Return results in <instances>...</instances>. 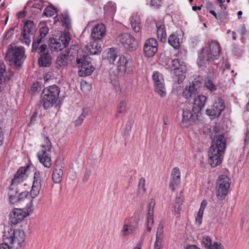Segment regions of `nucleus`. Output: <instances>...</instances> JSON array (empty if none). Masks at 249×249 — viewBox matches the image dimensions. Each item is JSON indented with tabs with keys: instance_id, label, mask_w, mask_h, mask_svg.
Here are the masks:
<instances>
[{
	"instance_id": "bb28decb",
	"label": "nucleus",
	"mask_w": 249,
	"mask_h": 249,
	"mask_svg": "<svg viewBox=\"0 0 249 249\" xmlns=\"http://www.w3.org/2000/svg\"><path fill=\"white\" fill-rule=\"evenodd\" d=\"M86 49L88 53L92 55L98 54L102 51L101 45L95 41L88 43Z\"/></svg>"
},
{
	"instance_id": "2eb2a0df",
	"label": "nucleus",
	"mask_w": 249,
	"mask_h": 249,
	"mask_svg": "<svg viewBox=\"0 0 249 249\" xmlns=\"http://www.w3.org/2000/svg\"><path fill=\"white\" fill-rule=\"evenodd\" d=\"M40 55L38 59V64L42 67H48L51 63L52 59L51 54L49 53V50L46 44H43L39 48L38 52Z\"/></svg>"
},
{
	"instance_id": "680f3d73",
	"label": "nucleus",
	"mask_w": 249,
	"mask_h": 249,
	"mask_svg": "<svg viewBox=\"0 0 249 249\" xmlns=\"http://www.w3.org/2000/svg\"><path fill=\"white\" fill-rule=\"evenodd\" d=\"M44 38L42 36H40L37 37V38H36V39H35L34 40V41L36 42V43H38L39 44H40L41 43L43 42V41H44Z\"/></svg>"
},
{
	"instance_id": "423d86ee",
	"label": "nucleus",
	"mask_w": 249,
	"mask_h": 249,
	"mask_svg": "<svg viewBox=\"0 0 249 249\" xmlns=\"http://www.w3.org/2000/svg\"><path fill=\"white\" fill-rule=\"evenodd\" d=\"M76 62L79 69L78 73L80 76L89 75L95 70L91 58L85 53L77 55Z\"/></svg>"
},
{
	"instance_id": "5701e85b",
	"label": "nucleus",
	"mask_w": 249,
	"mask_h": 249,
	"mask_svg": "<svg viewBox=\"0 0 249 249\" xmlns=\"http://www.w3.org/2000/svg\"><path fill=\"white\" fill-rule=\"evenodd\" d=\"M39 173L36 172L34 175V182L31 191L30 195L32 198L37 196L41 189V179L39 177Z\"/></svg>"
},
{
	"instance_id": "0e129e2a",
	"label": "nucleus",
	"mask_w": 249,
	"mask_h": 249,
	"mask_svg": "<svg viewBox=\"0 0 249 249\" xmlns=\"http://www.w3.org/2000/svg\"><path fill=\"white\" fill-rule=\"evenodd\" d=\"M153 223H154L153 217H147V225H150L151 226H153Z\"/></svg>"
},
{
	"instance_id": "052dcab7",
	"label": "nucleus",
	"mask_w": 249,
	"mask_h": 249,
	"mask_svg": "<svg viewBox=\"0 0 249 249\" xmlns=\"http://www.w3.org/2000/svg\"><path fill=\"white\" fill-rule=\"evenodd\" d=\"M223 1H224L222 0H217V2L220 3V7L221 8V11H225V10L226 9V6L222 4Z\"/></svg>"
},
{
	"instance_id": "f704fd0d",
	"label": "nucleus",
	"mask_w": 249,
	"mask_h": 249,
	"mask_svg": "<svg viewBox=\"0 0 249 249\" xmlns=\"http://www.w3.org/2000/svg\"><path fill=\"white\" fill-rule=\"evenodd\" d=\"M213 107L217 108L220 110L223 111L225 108L224 101L219 97H216L213 103Z\"/></svg>"
},
{
	"instance_id": "3c124183",
	"label": "nucleus",
	"mask_w": 249,
	"mask_h": 249,
	"mask_svg": "<svg viewBox=\"0 0 249 249\" xmlns=\"http://www.w3.org/2000/svg\"><path fill=\"white\" fill-rule=\"evenodd\" d=\"M124 130V134L125 136H129L130 132L131 130V125H125V127L123 128Z\"/></svg>"
},
{
	"instance_id": "0eeeda50",
	"label": "nucleus",
	"mask_w": 249,
	"mask_h": 249,
	"mask_svg": "<svg viewBox=\"0 0 249 249\" xmlns=\"http://www.w3.org/2000/svg\"><path fill=\"white\" fill-rule=\"evenodd\" d=\"M32 201L28 204L24 209H15L10 213L9 223L11 225H17L24 218L29 216L33 212Z\"/></svg>"
},
{
	"instance_id": "a878e982",
	"label": "nucleus",
	"mask_w": 249,
	"mask_h": 249,
	"mask_svg": "<svg viewBox=\"0 0 249 249\" xmlns=\"http://www.w3.org/2000/svg\"><path fill=\"white\" fill-rule=\"evenodd\" d=\"M59 93V88L56 85H53L49 87L47 89H44L42 92V94L48 95L53 98V100L57 101Z\"/></svg>"
},
{
	"instance_id": "ea45409f",
	"label": "nucleus",
	"mask_w": 249,
	"mask_h": 249,
	"mask_svg": "<svg viewBox=\"0 0 249 249\" xmlns=\"http://www.w3.org/2000/svg\"><path fill=\"white\" fill-rule=\"evenodd\" d=\"M182 199L180 197H177L174 204V208L175 213L178 214L180 213V206L182 204Z\"/></svg>"
},
{
	"instance_id": "79ce46f5",
	"label": "nucleus",
	"mask_w": 249,
	"mask_h": 249,
	"mask_svg": "<svg viewBox=\"0 0 249 249\" xmlns=\"http://www.w3.org/2000/svg\"><path fill=\"white\" fill-rule=\"evenodd\" d=\"M163 224L160 222L159 227L157 229V233H156V240L157 241H161V237L163 234Z\"/></svg>"
},
{
	"instance_id": "49530a36",
	"label": "nucleus",
	"mask_w": 249,
	"mask_h": 249,
	"mask_svg": "<svg viewBox=\"0 0 249 249\" xmlns=\"http://www.w3.org/2000/svg\"><path fill=\"white\" fill-rule=\"evenodd\" d=\"M192 114L188 110H183L182 113L183 120H188L191 118Z\"/></svg>"
},
{
	"instance_id": "603ef678",
	"label": "nucleus",
	"mask_w": 249,
	"mask_h": 249,
	"mask_svg": "<svg viewBox=\"0 0 249 249\" xmlns=\"http://www.w3.org/2000/svg\"><path fill=\"white\" fill-rule=\"evenodd\" d=\"M39 44H40L33 41L32 51L33 52H36L37 50H39V48L40 47Z\"/></svg>"
},
{
	"instance_id": "f8f14e48",
	"label": "nucleus",
	"mask_w": 249,
	"mask_h": 249,
	"mask_svg": "<svg viewBox=\"0 0 249 249\" xmlns=\"http://www.w3.org/2000/svg\"><path fill=\"white\" fill-rule=\"evenodd\" d=\"M117 39L127 51H135L138 47V43L134 37L128 33L119 35Z\"/></svg>"
},
{
	"instance_id": "6ab92c4d",
	"label": "nucleus",
	"mask_w": 249,
	"mask_h": 249,
	"mask_svg": "<svg viewBox=\"0 0 249 249\" xmlns=\"http://www.w3.org/2000/svg\"><path fill=\"white\" fill-rule=\"evenodd\" d=\"M5 65L4 63L0 60V91L2 90L6 86L11 76L14 74L13 72H10L9 74L5 73Z\"/></svg>"
},
{
	"instance_id": "9d476101",
	"label": "nucleus",
	"mask_w": 249,
	"mask_h": 249,
	"mask_svg": "<svg viewBox=\"0 0 249 249\" xmlns=\"http://www.w3.org/2000/svg\"><path fill=\"white\" fill-rule=\"evenodd\" d=\"M71 40V37L69 34H62L55 38L50 39V47L53 51H60L66 48Z\"/></svg>"
},
{
	"instance_id": "338daca9",
	"label": "nucleus",
	"mask_w": 249,
	"mask_h": 249,
	"mask_svg": "<svg viewBox=\"0 0 249 249\" xmlns=\"http://www.w3.org/2000/svg\"><path fill=\"white\" fill-rule=\"evenodd\" d=\"M33 7L41 10L42 9L43 6H42V4L38 3H35L33 5Z\"/></svg>"
},
{
	"instance_id": "72a5a7b5",
	"label": "nucleus",
	"mask_w": 249,
	"mask_h": 249,
	"mask_svg": "<svg viewBox=\"0 0 249 249\" xmlns=\"http://www.w3.org/2000/svg\"><path fill=\"white\" fill-rule=\"evenodd\" d=\"M126 111V103L124 101L120 102L117 107L115 118L119 117L121 114H125Z\"/></svg>"
},
{
	"instance_id": "39448f33",
	"label": "nucleus",
	"mask_w": 249,
	"mask_h": 249,
	"mask_svg": "<svg viewBox=\"0 0 249 249\" xmlns=\"http://www.w3.org/2000/svg\"><path fill=\"white\" fill-rule=\"evenodd\" d=\"M26 57L22 47H10L5 55L6 60L12 63L17 70L20 69Z\"/></svg>"
},
{
	"instance_id": "9b49d317",
	"label": "nucleus",
	"mask_w": 249,
	"mask_h": 249,
	"mask_svg": "<svg viewBox=\"0 0 249 249\" xmlns=\"http://www.w3.org/2000/svg\"><path fill=\"white\" fill-rule=\"evenodd\" d=\"M169 67L178 77V83L182 82L185 78V73L187 71V67L185 63L180 59H175L171 61Z\"/></svg>"
},
{
	"instance_id": "58836bf2",
	"label": "nucleus",
	"mask_w": 249,
	"mask_h": 249,
	"mask_svg": "<svg viewBox=\"0 0 249 249\" xmlns=\"http://www.w3.org/2000/svg\"><path fill=\"white\" fill-rule=\"evenodd\" d=\"M60 20L63 25L65 26L67 28H69L71 26V19L67 14H64L62 15Z\"/></svg>"
},
{
	"instance_id": "ddd939ff",
	"label": "nucleus",
	"mask_w": 249,
	"mask_h": 249,
	"mask_svg": "<svg viewBox=\"0 0 249 249\" xmlns=\"http://www.w3.org/2000/svg\"><path fill=\"white\" fill-rule=\"evenodd\" d=\"M36 31V26L34 22L27 20L24 24L23 31L20 37L22 43L29 46L31 42V36L34 35Z\"/></svg>"
},
{
	"instance_id": "a211bd4d",
	"label": "nucleus",
	"mask_w": 249,
	"mask_h": 249,
	"mask_svg": "<svg viewBox=\"0 0 249 249\" xmlns=\"http://www.w3.org/2000/svg\"><path fill=\"white\" fill-rule=\"evenodd\" d=\"M214 60L213 56L210 54L208 49L203 48L198 53L197 63L199 67H206L207 65H209L210 62H213Z\"/></svg>"
},
{
	"instance_id": "e433bc0d",
	"label": "nucleus",
	"mask_w": 249,
	"mask_h": 249,
	"mask_svg": "<svg viewBox=\"0 0 249 249\" xmlns=\"http://www.w3.org/2000/svg\"><path fill=\"white\" fill-rule=\"evenodd\" d=\"M90 110L89 108H84L82 110V113L79 116L78 119L75 121L77 124H80L84 123V120L85 117L89 113Z\"/></svg>"
},
{
	"instance_id": "37998d69",
	"label": "nucleus",
	"mask_w": 249,
	"mask_h": 249,
	"mask_svg": "<svg viewBox=\"0 0 249 249\" xmlns=\"http://www.w3.org/2000/svg\"><path fill=\"white\" fill-rule=\"evenodd\" d=\"M201 243L208 249H210L212 245V240L209 236L203 237Z\"/></svg>"
},
{
	"instance_id": "7ed1b4c3",
	"label": "nucleus",
	"mask_w": 249,
	"mask_h": 249,
	"mask_svg": "<svg viewBox=\"0 0 249 249\" xmlns=\"http://www.w3.org/2000/svg\"><path fill=\"white\" fill-rule=\"evenodd\" d=\"M26 237L22 230L8 228L4 231L3 240L10 245L11 249H20L24 245Z\"/></svg>"
},
{
	"instance_id": "13d9d810",
	"label": "nucleus",
	"mask_w": 249,
	"mask_h": 249,
	"mask_svg": "<svg viewBox=\"0 0 249 249\" xmlns=\"http://www.w3.org/2000/svg\"><path fill=\"white\" fill-rule=\"evenodd\" d=\"M0 249H11L10 245L5 243L0 244Z\"/></svg>"
},
{
	"instance_id": "774afa93",
	"label": "nucleus",
	"mask_w": 249,
	"mask_h": 249,
	"mask_svg": "<svg viewBox=\"0 0 249 249\" xmlns=\"http://www.w3.org/2000/svg\"><path fill=\"white\" fill-rule=\"evenodd\" d=\"M90 175V172L89 171H87L85 174L84 179L85 181L89 179V178Z\"/></svg>"
},
{
	"instance_id": "473e14b6",
	"label": "nucleus",
	"mask_w": 249,
	"mask_h": 249,
	"mask_svg": "<svg viewBox=\"0 0 249 249\" xmlns=\"http://www.w3.org/2000/svg\"><path fill=\"white\" fill-rule=\"evenodd\" d=\"M168 42L170 45L176 49H178L180 46L179 38L175 34H171L169 36Z\"/></svg>"
},
{
	"instance_id": "c85d7f7f",
	"label": "nucleus",
	"mask_w": 249,
	"mask_h": 249,
	"mask_svg": "<svg viewBox=\"0 0 249 249\" xmlns=\"http://www.w3.org/2000/svg\"><path fill=\"white\" fill-rule=\"evenodd\" d=\"M131 27L136 33H139L142 28L140 17L138 15H134L130 18Z\"/></svg>"
},
{
	"instance_id": "c03bdc74",
	"label": "nucleus",
	"mask_w": 249,
	"mask_h": 249,
	"mask_svg": "<svg viewBox=\"0 0 249 249\" xmlns=\"http://www.w3.org/2000/svg\"><path fill=\"white\" fill-rule=\"evenodd\" d=\"M145 179L143 178H141L140 179L139 185H138V189L137 191V194H139L141 192V190H142L143 191V192L144 193L145 192Z\"/></svg>"
},
{
	"instance_id": "864d4df0",
	"label": "nucleus",
	"mask_w": 249,
	"mask_h": 249,
	"mask_svg": "<svg viewBox=\"0 0 249 249\" xmlns=\"http://www.w3.org/2000/svg\"><path fill=\"white\" fill-rule=\"evenodd\" d=\"M14 29H10L6 33V35H5V38L7 39H8L9 37H10V36H12L13 34H14Z\"/></svg>"
},
{
	"instance_id": "1a4fd4ad",
	"label": "nucleus",
	"mask_w": 249,
	"mask_h": 249,
	"mask_svg": "<svg viewBox=\"0 0 249 249\" xmlns=\"http://www.w3.org/2000/svg\"><path fill=\"white\" fill-rule=\"evenodd\" d=\"M43 137L44 139L45 144L42 145V147L45 148V150H42L38 152L37 156L39 161L44 165V167L49 168L51 167V158L47 153V151H50L52 149V144L48 137L43 134Z\"/></svg>"
},
{
	"instance_id": "f3484780",
	"label": "nucleus",
	"mask_w": 249,
	"mask_h": 249,
	"mask_svg": "<svg viewBox=\"0 0 249 249\" xmlns=\"http://www.w3.org/2000/svg\"><path fill=\"white\" fill-rule=\"evenodd\" d=\"M158 42L155 38H150L147 39L143 46L145 56L148 58L154 56L158 51Z\"/></svg>"
},
{
	"instance_id": "4be33fe9",
	"label": "nucleus",
	"mask_w": 249,
	"mask_h": 249,
	"mask_svg": "<svg viewBox=\"0 0 249 249\" xmlns=\"http://www.w3.org/2000/svg\"><path fill=\"white\" fill-rule=\"evenodd\" d=\"M106 35V27L102 24H98L92 29L91 36L96 40L102 39Z\"/></svg>"
},
{
	"instance_id": "a18cd8bd",
	"label": "nucleus",
	"mask_w": 249,
	"mask_h": 249,
	"mask_svg": "<svg viewBox=\"0 0 249 249\" xmlns=\"http://www.w3.org/2000/svg\"><path fill=\"white\" fill-rule=\"evenodd\" d=\"M49 31V28L48 27L45 26L43 27H42L39 29V36H42L43 37H45L46 36L48 33Z\"/></svg>"
},
{
	"instance_id": "c9c22d12",
	"label": "nucleus",
	"mask_w": 249,
	"mask_h": 249,
	"mask_svg": "<svg viewBox=\"0 0 249 249\" xmlns=\"http://www.w3.org/2000/svg\"><path fill=\"white\" fill-rule=\"evenodd\" d=\"M228 13L227 11H221L217 14L216 19L218 20L219 23H223L225 24L227 22V16Z\"/></svg>"
},
{
	"instance_id": "5fc2aeb1",
	"label": "nucleus",
	"mask_w": 249,
	"mask_h": 249,
	"mask_svg": "<svg viewBox=\"0 0 249 249\" xmlns=\"http://www.w3.org/2000/svg\"><path fill=\"white\" fill-rule=\"evenodd\" d=\"M161 241L156 240L154 245V249H161Z\"/></svg>"
},
{
	"instance_id": "bf43d9fd",
	"label": "nucleus",
	"mask_w": 249,
	"mask_h": 249,
	"mask_svg": "<svg viewBox=\"0 0 249 249\" xmlns=\"http://www.w3.org/2000/svg\"><path fill=\"white\" fill-rule=\"evenodd\" d=\"M210 249H221V244H218L217 242H214L213 246L211 245Z\"/></svg>"
},
{
	"instance_id": "412c9836",
	"label": "nucleus",
	"mask_w": 249,
	"mask_h": 249,
	"mask_svg": "<svg viewBox=\"0 0 249 249\" xmlns=\"http://www.w3.org/2000/svg\"><path fill=\"white\" fill-rule=\"evenodd\" d=\"M180 182V173L179 168L175 167L171 173V179L169 187L173 191H175V187L178 186Z\"/></svg>"
},
{
	"instance_id": "aec40b11",
	"label": "nucleus",
	"mask_w": 249,
	"mask_h": 249,
	"mask_svg": "<svg viewBox=\"0 0 249 249\" xmlns=\"http://www.w3.org/2000/svg\"><path fill=\"white\" fill-rule=\"evenodd\" d=\"M63 164L61 162L57 161L55 163L52 175V179L55 183L61 182L63 174Z\"/></svg>"
},
{
	"instance_id": "20e7f679",
	"label": "nucleus",
	"mask_w": 249,
	"mask_h": 249,
	"mask_svg": "<svg viewBox=\"0 0 249 249\" xmlns=\"http://www.w3.org/2000/svg\"><path fill=\"white\" fill-rule=\"evenodd\" d=\"M27 168L28 167H21L19 168L15 174L14 178L12 180V183L9 187V192L8 193L9 201L12 204L19 202L23 199V196H26L28 195V192H21L18 194V192L17 191L13 192V191L15 188L12 187L15 184H18L22 182L26 178L25 173Z\"/></svg>"
},
{
	"instance_id": "4d7b16f0",
	"label": "nucleus",
	"mask_w": 249,
	"mask_h": 249,
	"mask_svg": "<svg viewBox=\"0 0 249 249\" xmlns=\"http://www.w3.org/2000/svg\"><path fill=\"white\" fill-rule=\"evenodd\" d=\"M205 6L208 10H213V4L211 1H207L205 4Z\"/></svg>"
},
{
	"instance_id": "c756f323",
	"label": "nucleus",
	"mask_w": 249,
	"mask_h": 249,
	"mask_svg": "<svg viewBox=\"0 0 249 249\" xmlns=\"http://www.w3.org/2000/svg\"><path fill=\"white\" fill-rule=\"evenodd\" d=\"M157 27V36L159 39L162 42H164L166 40V34L165 31L164 26L160 24H156Z\"/></svg>"
},
{
	"instance_id": "393cba45",
	"label": "nucleus",
	"mask_w": 249,
	"mask_h": 249,
	"mask_svg": "<svg viewBox=\"0 0 249 249\" xmlns=\"http://www.w3.org/2000/svg\"><path fill=\"white\" fill-rule=\"evenodd\" d=\"M208 51L210 54L213 56V58H214V59H218L220 53L219 44L215 41H211L209 44Z\"/></svg>"
},
{
	"instance_id": "f257e3e1",
	"label": "nucleus",
	"mask_w": 249,
	"mask_h": 249,
	"mask_svg": "<svg viewBox=\"0 0 249 249\" xmlns=\"http://www.w3.org/2000/svg\"><path fill=\"white\" fill-rule=\"evenodd\" d=\"M227 125H213L209 129L211 132L212 144L208 152L209 163L212 167L220 164L226 148L225 136L228 132Z\"/></svg>"
},
{
	"instance_id": "6e6552de",
	"label": "nucleus",
	"mask_w": 249,
	"mask_h": 249,
	"mask_svg": "<svg viewBox=\"0 0 249 249\" xmlns=\"http://www.w3.org/2000/svg\"><path fill=\"white\" fill-rule=\"evenodd\" d=\"M231 184L230 178L225 175H220L217 180L215 187L216 196L222 200L227 196Z\"/></svg>"
},
{
	"instance_id": "09e8293b",
	"label": "nucleus",
	"mask_w": 249,
	"mask_h": 249,
	"mask_svg": "<svg viewBox=\"0 0 249 249\" xmlns=\"http://www.w3.org/2000/svg\"><path fill=\"white\" fill-rule=\"evenodd\" d=\"M203 212V210L199 209L198 212L197 216L196 218V221L198 222L199 224H200L201 223V219L202 218Z\"/></svg>"
},
{
	"instance_id": "7c9ffc66",
	"label": "nucleus",
	"mask_w": 249,
	"mask_h": 249,
	"mask_svg": "<svg viewBox=\"0 0 249 249\" xmlns=\"http://www.w3.org/2000/svg\"><path fill=\"white\" fill-rule=\"evenodd\" d=\"M69 52H67L64 54H61L57 58L56 65L59 67H62L67 65L69 56Z\"/></svg>"
},
{
	"instance_id": "a19ab883",
	"label": "nucleus",
	"mask_w": 249,
	"mask_h": 249,
	"mask_svg": "<svg viewBox=\"0 0 249 249\" xmlns=\"http://www.w3.org/2000/svg\"><path fill=\"white\" fill-rule=\"evenodd\" d=\"M55 13L56 10L52 6H48L45 9L43 15L47 17H52L54 15Z\"/></svg>"
},
{
	"instance_id": "4468645a",
	"label": "nucleus",
	"mask_w": 249,
	"mask_h": 249,
	"mask_svg": "<svg viewBox=\"0 0 249 249\" xmlns=\"http://www.w3.org/2000/svg\"><path fill=\"white\" fill-rule=\"evenodd\" d=\"M201 85V83L199 80H195L185 87L183 91L182 96L187 99L196 97L199 93Z\"/></svg>"
},
{
	"instance_id": "69168bd1",
	"label": "nucleus",
	"mask_w": 249,
	"mask_h": 249,
	"mask_svg": "<svg viewBox=\"0 0 249 249\" xmlns=\"http://www.w3.org/2000/svg\"><path fill=\"white\" fill-rule=\"evenodd\" d=\"M154 205H155V202H154V201L153 200H151L150 202L149 203V204L148 210L152 209V210H154Z\"/></svg>"
},
{
	"instance_id": "cd10ccee",
	"label": "nucleus",
	"mask_w": 249,
	"mask_h": 249,
	"mask_svg": "<svg viewBox=\"0 0 249 249\" xmlns=\"http://www.w3.org/2000/svg\"><path fill=\"white\" fill-rule=\"evenodd\" d=\"M57 101L53 100L52 97H50L46 94H43L42 99L41 101V104H42L44 109H47L52 107Z\"/></svg>"
},
{
	"instance_id": "8fccbe9b",
	"label": "nucleus",
	"mask_w": 249,
	"mask_h": 249,
	"mask_svg": "<svg viewBox=\"0 0 249 249\" xmlns=\"http://www.w3.org/2000/svg\"><path fill=\"white\" fill-rule=\"evenodd\" d=\"M162 0H151V5L155 7H159Z\"/></svg>"
},
{
	"instance_id": "f03ea898",
	"label": "nucleus",
	"mask_w": 249,
	"mask_h": 249,
	"mask_svg": "<svg viewBox=\"0 0 249 249\" xmlns=\"http://www.w3.org/2000/svg\"><path fill=\"white\" fill-rule=\"evenodd\" d=\"M106 59L109 64L116 65L118 71L121 74L130 73L133 71L132 62L129 59H127L124 55L118 56L115 49H109L107 53Z\"/></svg>"
},
{
	"instance_id": "e2e57ef3",
	"label": "nucleus",
	"mask_w": 249,
	"mask_h": 249,
	"mask_svg": "<svg viewBox=\"0 0 249 249\" xmlns=\"http://www.w3.org/2000/svg\"><path fill=\"white\" fill-rule=\"evenodd\" d=\"M207 201L206 200H203L201 202L200 209L204 211V209L207 205Z\"/></svg>"
},
{
	"instance_id": "6e6d98bb",
	"label": "nucleus",
	"mask_w": 249,
	"mask_h": 249,
	"mask_svg": "<svg viewBox=\"0 0 249 249\" xmlns=\"http://www.w3.org/2000/svg\"><path fill=\"white\" fill-rule=\"evenodd\" d=\"M123 232V234L124 235H126L129 233H130V231H129V227H128V226L127 225H124V226Z\"/></svg>"
},
{
	"instance_id": "dca6fc26",
	"label": "nucleus",
	"mask_w": 249,
	"mask_h": 249,
	"mask_svg": "<svg viewBox=\"0 0 249 249\" xmlns=\"http://www.w3.org/2000/svg\"><path fill=\"white\" fill-rule=\"evenodd\" d=\"M155 91L163 97L166 95V90L164 84V80L161 74L159 72H155L152 75Z\"/></svg>"
},
{
	"instance_id": "b1692460",
	"label": "nucleus",
	"mask_w": 249,
	"mask_h": 249,
	"mask_svg": "<svg viewBox=\"0 0 249 249\" xmlns=\"http://www.w3.org/2000/svg\"><path fill=\"white\" fill-rule=\"evenodd\" d=\"M207 98L204 95H198L194 99L193 110H196L199 112L204 107L207 102Z\"/></svg>"
},
{
	"instance_id": "2f4dec72",
	"label": "nucleus",
	"mask_w": 249,
	"mask_h": 249,
	"mask_svg": "<svg viewBox=\"0 0 249 249\" xmlns=\"http://www.w3.org/2000/svg\"><path fill=\"white\" fill-rule=\"evenodd\" d=\"M222 111V110L219 111V109L217 108L213 107V106L212 108H208L206 109V113L210 116L211 120H213L215 117H219Z\"/></svg>"
},
{
	"instance_id": "4c0bfd02",
	"label": "nucleus",
	"mask_w": 249,
	"mask_h": 249,
	"mask_svg": "<svg viewBox=\"0 0 249 249\" xmlns=\"http://www.w3.org/2000/svg\"><path fill=\"white\" fill-rule=\"evenodd\" d=\"M204 86L211 91H215L217 89L216 86L209 78L205 80Z\"/></svg>"
},
{
	"instance_id": "de8ad7c7",
	"label": "nucleus",
	"mask_w": 249,
	"mask_h": 249,
	"mask_svg": "<svg viewBox=\"0 0 249 249\" xmlns=\"http://www.w3.org/2000/svg\"><path fill=\"white\" fill-rule=\"evenodd\" d=\"M244 141V147H245L249 143V129L247 128L245 133Z\"/></svg>"
}]
</instances>
